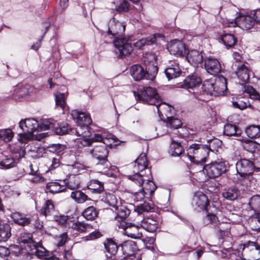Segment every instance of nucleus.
<instances>
[{
    "label": "nucleus",
    "mask_w": 260,
    "mask_h": 260,
    "mask_svg": "<svg viewBox=\"0 0 260 260\" xmlns=\"http://www.w3.org/2000/svg\"><path fill=\"white\" fill-rule=\"evenodd\" d=\"M56 212L54 205L51 200L46 201L40 210V213L46 217L53 216Z\"/></svg>",
    "instance_id": "nucleus-27"
},
{
    "label": "nucleus",
    "mask_w": 260,
    "mask_h": 260,
    "mask_svg": "<svg viewBox=\"0 0 260 260\" xmlns=\"http://www.w3.org/2000/svg\"><path fill=\"white\" fill-rule=\"evenodd\" d=\"M57 256L48 255L46 260H72V253L70 250L64 249L63 251H58Z\"/></svg>",
    "instance_id": "nucleus-34"
},
{
    "label": "nucleus",
    "mask_w": 260,
    "mask_h": 260,
    "mask_svg": "<svg viewBox=\"0 0 260 260\" xmlns=\"http://www.w3.org/2000/svg\"><path fill=\"white\" fill-rule=\"evenodd\" d=\"M205 68L211 75H216L220 73L221 66L220 61L216 58L209 57L205 60Z\"/></svg>",
    "instance_id": "nucleus-20"
},
{
    "label": "nucleus",
    "mask_w": 260,
    "mask_h": 260,
    "mask_svg": "<svg viewBox=\"0 0 260 260\" xmlns=\"http://www.w3.org/2000/svg\"><path fill=\"white\" fill-rule=\"evenodd\" d=\"M166 126L171 129H177L182 125L181 120L173 116H167Z\"/></svg>",
    "instance_id": "nucleus-47"
},
{
    "label": "nucleus",
    "mask_w": 260,
    "mask_h": 260,
    "mask_svg": "<svg viewBox=\"0 0 260 260\" xmlns=\"http://www.w3.org/2000/svg\"><path fill=\"white\" fill-rule=\"evenodd\" d=\"M241 252L237 249L232 250L229 254V260H246L242 257Z\"/></svg>",
    "instance_id": "nucleus-58"
},
{
    "label": "nucleus",
    "mask_w": 260,
    "mask_h": 260,
    "mask_svg": "<svg viewBox=\"0 0 260 260\" xmlns=\"http://www.w3.org/2000/svg\"><path fill=\"white\" fill-rule=\"evenodd\" d=\"M70 170L74 174H80L86 170L85 166L79 162H75L72 165H70Z\"/></svg>",
    "instance_id": "nucleus-57"
},
{
    "label": "nucleus",
    "mask_w": 260,
    "mask_h": 260,
    "mask_svg": "<svg viewBox=\"0 0 260 260\" xmlns=\"http://www.w3.org/2000/svg\"><path fill=\"white\" fill-rule=\"evenodd\" d=\"M152 209V205L146 202L138 205L135 209V211L138 214H141L144 212H148Z\"/></svg>",
    "instance_id": "nucleus-54"
},
{
    "label": "nucleus",
    "mask_w": 260,
    "mask_h": 260,
    "mask_svg": "<svg viewBox=\"0 0 260 260\" xmlns=\"http://www.w3.org/2000/svg\"><path fill=\"white\" fill-rule=\"evenodd\" d=\"M101 201L108 204L109 206L115 207L118 204V199L112 193L110 192H105L101 196Z\"/></svg>",
    "instance_id": "nucleus-30"
},
{
    "label": "nucleus",
    "mask_w": 260,
    "mask_h": 260,
    "mask_svg": "<svg viewBox=\"0 0 260 260\" xmlns=\"http://www.w3.org/2000/svg\"><path fill=\"white\" fill-rule=\"evenodd\" d=\"M165 74L168 80L176 78L182 74L181 70L178 63L174 62L165 70Z\"/></svg>",
    "instance_id": "nucleus-25"
},
{
    "label": "nucleus",
    "mask_w": 260,
    "mask_h": 260,
    "mask_svg": "<svg viewBox=\"0 0 260 260\" xmlns=\"http://www.w3.org/2000/svg\"><path fill=\"white\" fill-rule=\"evenodd\" d=\"M55 130L56 133L59 135H65L70 131H72V133H74V131H75V129L72 130L68 124H64L58 128L56 127Z\"/></svg>",
    "instance_id": "nucleus-59"
},
{
    "label": "nucleus",
    "mask_w": 260,
    "mask_h": 260,
    "mask_svg": "<svg viewBox=\"0 0 260 260\" xmlns=\"http://www.w3.org/2000/svg\"><path fill=\"white\" fill-rule=\"evenodd\" d=\"M233 105L235 108L240 110H244L250 106V102L247 99H239L237 101L233 102Z\"/></svg>",
    "instance_id": "nucleus-53"
},
{
    "label": "nucleus",
    "mask_w": 260,
    "mask_h": 260,
    "mask_svg": "<svg viewBox=\"0 0 260 260\" xmlns=\"http://www.w3.org/2000/svg\"><path fill=\"white\" fill-rule=\"evenodd\" d=\"M186 151L191 161L197 164H203L207 161L211 149L207 145L193 144L189 146Z\"/></svg>",
    "instance_id": "nucleus-7"
},
{
    "label": "nucleus",
    "mask_w": 260,
    "mask_h": 260,
    "mask_svg": "<svg viewBox=\"0 0 260 260\" xmlns=\"http://www.w3.org/2000/svg\"><path fill=\"white\" fill-rule=\"evenodd\" d=\"M245 132L249 138H259L260 137V126L255 125H250L246 128Z\"/></svg>",
    "instance_id": "nucleus-45"
},
{
    "label": "nucleus",
    "mask_w": 260,
    "mask_h": 260,
    "mask_svg": "<svg viewBox=\"0 0 260 260\" xmlns=\"http://www.w3.org/2000/svg\"><path fill=\"white\" fill-rule=\"evenodd\" d=\"M113 44L115 47V52L119 57L128 55L133 50V46L132 44L128 42V40L125 39H115Z\"/></svg>",
    "instance_id": "nucleus-12"
},
{
    "label": "nucleus",
    "mask_w": 260,
    "mask_h": 260,
    "mask_svg": "<svg viewBox=\"0 0 260 260\" xmlns=\"http://www.w3.org/2000/svg\"><path fill=\"white\" fill-rule=\"evenodd\" d=\"M148 161L145 154H141L135 161L134 172L128 178L141 188L147 195H151L156 189V185L151 180V171L147 169Z\"/></svg>",
    "instance_id": "nucleus-1"
},
{
    "label": "nucleus",
    "mask_w": 260,
    "mask_h": 260,
    "mask_svg": "<svg viewBox=\"0 0 260 260\" xmlns=\"http://www.w3.org/2000/svg\"><path fill=\"white\" fill-rule=\"evenodd\" d=\"M192 207L194 210L200 212L207 210L209 205V200L207 197L202 192H196L193 197Z\"/></svg>",
    "instance_id": "nucleus-13"
},
{
    "label": "nucleus",
    "mask_w": 260,
    "mask_h": 260,
    "mask_svg": "<svg viewBox=\"0 0 260 260\" xmlns=\"http://www.w3.org/2000/svg\"><path fill=\"white\" fill-rule=\"evenodd\" d=\"M167 49L171 54L183 56L186 54L185 44L178 40H174L169 43Z\"/></svg>",
    "instance_id": "nucleus-19"
},
{
    "label": "nucleus",
    "mask_w": 260,
    "mask_h": 260,
    "mask_svg": "<svg viewBox=\"0 0 260 260\" xmlns=\"http://www.w3.org/2000/svg\"><path fill=\"white\" fill-rule=\"evenodd\" d=\"M98 211L94 206H89L86 208L82 213V215L87 220H92L98 216Z\"/></svg>",
    "instance_id": "nucleus-42"
},
{
    "label": "nucleus",
    "mask_w": 260,
    "mask_h": 260,
    "mask_svg": "<svg viewBox=\"0 0 260 260\" xmlns=\"http://www.w3.org/2000/svg\"><path fill=\"white\" fill-rule=\"evenodd\" d=\"M56 129V122L53 119H43L39 124V131Z\"/></svg>",
    "instance_id": "nucleus-50"
},
{
    "label": "nucleus",
    "mask_w": 260,
    "mask_h": 260,
    "mask_svg": "<svg viewBox=\"0 0 260 260\" xmlns=\"http://www.w3.org/2000/svg\"><path fill=\"white\" fill-rule=\"evenodd\" d=\"M71 228L79 233L89 232L91 229L89 224L80 221L73 223Z\"/></svg>",
    "instance_id": "nucleus-46"
},
{
    "label": "nucleus",
    "mask_w": 260,
    "mask_h": 260,
    "mask_svg": "<svg viewBox=\"0 0 260 260\" xmlns=\"http://www.w3.org/2000/svg\"><path fill=\"white\" fill-rule=\"evenodd\" d=\"M236 168L237 178L241 180L246 178H249V176L253 172L254 165L252 161L244 158L237 162Z\"/></svg>",
    "instance_id": "nucleus-11"
},
{
    "label": "nucleus",
    "mask_w": 260,
    "mask_h": 260,
    "mask_svg": "<svg viewBox=\"0 0 260 260\" xmlns=\"http://www.w3.org/2000/svg\"><path fill=\"white\" fill-rule=\"evenodd\" d=\"M146 195L147 194L144 193V191L141 188H139L138 191L134 193L133 199L136 202L141 201L144 199Z\"/></svg>",
    "instance_id": "nucleus-62"
},
{
    "label": "nucleus",
    "mask_w": 260,
    "mask_h": 260,
    "mask_svg": "<svg viewBox=\"0 0 260 260\" xmlns=\"http://www.w3.org/2000/svg\"><path fill=\"white\" fill-rule=\"evenodd\" d=\"M184 151V148L180 142L172 140L168 150L169 153L171 156H180Z\"/></svg>",
    "instance_id": "nucleus-29"
},
{
    "label": "nucleus",
    "mask_w": 260,
    "mask_h": 260,
    "mask_svg": "<svg viewBox=\"0 0 260 260\" xmlns=\"http://www.w3.org/2000/svg\"><path fill=\"white\" fill-rule=\"evenodd\" d=\"M203 57L202 52L197 50L189 51L186 56L188 61L194 67L202 63Z\"/></svg>",
    "instance_id": "nucleus-26"
},
{
    "label": "nucleus",
    "mask_w": 260,
    "mask_h": 260,
    "mask_svg": "<svg viewBox=\"0 0 260 260\" xmlns=\"http://www.w3.org/2000/svg\"><path fill=\"white\" fill-rule=\"evenodd\" d=\"M120 229H122V232L126 236L133 239H139L142 236L141 227L132 223L121 222L119 225Z\"/></svg>",
    "instance_id": "nucleus-14"
},
{
    "label": "nucleus",
    "mask_w": 260,
    "mask_h": 260,
    "mask_svg": "<svg viewBox=\"0 0 260 260\" xmlns=\"http://www.w3.org/2000/svg\"><path fill=\"white\" fill-rule=\"evenodd\" d=\"M249 205L252 210L255 211H260V196H254L251 198Z\"/></svg>",
    "instance_id": "nucleus-56"
},
{
    "label": "nucleus",
    "mask_w": 260,
    "mask_h": 260,
    "mask_svg": "<svg viewBox=\"0 0 260 260\" xmlns=\"http://www.w3.org/2000/svg\"><path fill=\"white\" fill-rule=\"evenodd\" d=\"M125 29V25L112 18L109 23L108 34L113 36L115 39H121L120 37L123 34Z\"/></svg>",
    "instance_id": "nucleus-16"
},
{
    "label": "nucleus",
    "mask_w": 260,
    "mask_h": 260,
    "mask_svg": "<svg viewBox=\"0 0 260 260\" xmlns=\"http://www.w3.org/2000/svg\"><path fill=\"white\" fill-rule=\"evenodd\" d=\"M236 74L239 80L243 82H247L249 79V71L245 65L238 66Z\"/></svg>",
    "instance_id": "nucleus-35"
},
{
    "label": "nucleus",
    "mask_w": 260,
    "mask_h": 260,
    "mask_svg": "<svg viewBox=\"0 0 260 260\" xmlns=\"http://www.w3.org/2000/svg\"><path fill=\"white\" fill-rule=\"evenodd\" d=\"M134 94L139 101L149 105H155L159 117L165 113L164 107L167 106L170 109L166 103H160V99L155 88L150 86L139 87L137 91H134Z\"/></svg>",
    "instance_id": "nucleus-3"
},
{
    "label": "nucleus",
    "mask_w": 260,
    "mask_h": 260,
    "mask_svg": "<svg viewBox=\"0 0 260 260\" xmlns=\"http://www.w3.org/2000/svg\"><path fill=\"white\" fill-rule=\"evenodd\" d=\"M114 208L115 209L116 214V216L115 217V218L117 219L118 221H119V219L121 220L125 219L130 214V210L124 205H120L118 206V205H117Z\"/></svg>",
    "instance_id": "nucleus-32"
},
{
    "label": "nucleus",
    "mask_w": 260,
    "mask_h": 260,
    "mask_svg": "<svg viewBox=\"0 0 260 260\" xmlns=\"http://www.w3.org/2000/svg\"><path fill=\"white\" fill-rule=\"evenodd\" d=\"M92 142H102L107 146H113L119 144L118 140L112 134L103 132L102 134H95L93 137L91 139Z\"/></svg>",
    "instance_id": "nucleus-17"
},
{
    "label": "nucleus",
    "mask_w": 260,
    "mask_h": 260,
    "mask_svg": "<svg viewBox=\"0 0 260 260\" xmlns=\"http://www.w3.org/2000/svg\"><path fill=\"white\" fill-rule=\"evenodd\" d=\"M66 188L64 185H61L58 182H51L46 184L45 191L46 192L57 193L64 191Z\"/></svg>",
    "instance_id": "nucleus-33"
},
{
    "label": "nucleus",
    "mask_w": 260,
    "mask_h": 260,
    "mask_svg": "<svg viewBox=\"0 0 260 260\" xmlns=\"http://www.w3.org/2000/svg\"><path fill=\"white\" fill-rule=\"evenodd\" d=\"M71 198L76 203L81 204L87 200V196L81 190H75L71 192Z\"/></svg>",
    "instance_id": "nucleus-44"
},
{
    "label": "nucleus",
    "mask_w": 260,
    "mask_h": 260,
    "mask_svg": "<svg viewBox=\"0 0 260 260\" xmlns=\"http://www.w3.org/2000/svg\"><path fill=\"white\" fill-rule=\"evenodd\" d=\"M220 40L228 49L233 47L237 43L235 37L230 34H225L220 36Z\"/></svg>",
    "instance_id": "nucleus-41"
},
{
    "label": "nucleus",
    "mask_w": 260,
    "mask_h": 260,
    "mask_svg": "<svg viewBox=\"0 0 260 260\" xmlns=\"http://www.w3.org/2000/svg\"><path fill=\"white\" fill-rule=\"evenodd\" d=\"M88 187L96 193H100L104 189L103 183L98 180H91Z\"/></svg>",
    "instance_id": "nucleus-49"
},
{
    "label": "nucleus",
    "mask_w": 260,
    "mask_h": 260,
    "mask_svg": "<svg viewBox=\"0 0 260 260\" xmlns=\"http://www.w3.org/2000/svg\"><path fill=\"white\" fill-rule=\"evenodd\" d=\"M202 81L201 78L197 75H192L187 77L182 85L185 88H192L200 85Z\"/></svg>",
    "instance_id": "nucleus-28"
},
{
    "label": "nucleus",
    "mask_w": 260,
    "mask_h": 260,
    "mask_svg": "<svg viewBox=\"0 0 260 260\" xmlns=\"http://www.w3.org/2000/svg\"><path fill=\"white\" fill-rule=\"evenodd\" d=\"M56 106L64 109L66 103L65 101V95L63 93L57 92L55 93Z\"/></svg>",
    "instance_id": "nucleus-55"
},
{
    "label": "nucleus",
    "mask_w": 260,
    "mask_h": 260,
    "mask_svg": "<svg viewBox=\"0 0 260 260\" xmlns=\"http://www.w3.org/2000/svg\"><path fill=\"white\" fill-rule=\"evenodd\" d=\"M19 125L24 133L19 134V139L18 143H23L25 145L31 137V135L36 131H39V124L38 121L34 118L22 120L20 121Z\"/></svg>",
    "instance_id": "nucleus-9"
},
{
    "label": "nucleus",
    "mask_w": 260,
    "mask_h": 260,
    "mask_svg": "<svg viewBox=\"0 0 260 260\" xmlns=\"http://www.w3.org/2000/svg\"><path fill=\"white\" fill-rule=\"evenodd\" d=\"M226 168L225 161L217 160L205 166L203 171L209 178H215L225 173Z\"/></svg>",
    "instance_id": "nucleus-10"
},
{
    "label": "nucleus",
    "mask_w": 260,
    "mask_h": 260,
    "mask_svg": "<svg viewBox=\"0 0 260 260\" xmlns=\"http://www.w3.org/2000/svg\"><path fill=\"white\" fill-rule=\"evenodd\" d=\"M202 89L207 94L222 95L227 89L226 79L222 76H218L206 80L203 84Z\"/></svg>",
    "instance_id": "nucleus-5"
},
{
    "label": "nucleus",
    "mask_w": 260,
    "mask_h": 260,
    "mask_svg": "<svg viewBox=\"0 0 260 260\" xmlns=\"http://www.w3.org/2000/svg\"><path fill=\"white\" fill-rule=\"evenodd\" d=\"M10 254V251L6 247L0 246V260H7Z\"/></svg>",
    "instance_id": "nucleus-64"
},
{
    "label": "nucleus",
    "mask_w": 260,
    "mask_h": 260,
    "mask_svg": "<svg viewBox=\"0 0 260 260\" xmlns=\"http://www.w3.org/2000/svg\"><path fill=\"white\" fill-rule=\"evenodd\" d=\"M14 137V133L10 128L0 129V140L8 143L11 141Z\"/></svg>",
    "instance_id": "nucleus-48"
},
{
    "label": "nucleus",
    "mask_w": 260,
    "mask_h": 260,
    "mask_svg": "<svg viewBox=\"0 0 260 260\" xmlns=\"http://www.w3.org/2000/svg\"><path fill=\"white\" fill-rule=\"evenodd\" d=\"M158 225L159 221L151 217L143 219L141 223V227L150 233L155 232L158 229Z\"/></svg>",
    "instance_id": "nucleus-24"
},
{
    "label": "nucleus",
    "mask_w": 260,
    "mask_h": 260,
    "mask_svg": "<svg viewBox=\"0 0 260 260\" xmlns=\"http://www.w3.org/2000/svg\"><path fill=\"white\" fill-rule=\"evenodd\" d=\"M89 152L92 157L96 160L108 157L109 153L104 144L95 146L92 149H90Z\"/></svg>",
    "instance_id": "nucleus-23"
},
{
    "label": "nucleus",
    "mask_w": 260,
    "mask_h": 260,
    "mask_svg": "<svg viewBox=\"0 0 260 260\" xmlns=\"http://www.w3.org/2000/svg\"><path fill=\"white\" fill-rule=\"evenodd\" d=\"M18 240L20 244H26V246L30 249V250H32V247L35 246L36 243L32 239L31 235L29 233L21 234Z\"/></svg>",
    "instance_id": "nucleus-43"
},
{
    "label": "nucleus",
    "mask_w": 260,
    "mask_h": 260,
    "mask_svg": "<svg viewBox=\"0 0 260 260\" xmlns=\"http://www.w3.org/2000/svg\"><path fill=\"white\" fill-rule=\"evenodd\" d=\"M71 115L78 125V127L75 129L76 134L89 136L90 132L89 126L92 122L90 116L85 113L77 110H72Z\"/></svg>",
    "instance_id": "nucleus-6"
},
{
    "label": "nucleus",
    "mask_w": 260,
    "mask_h": 260,
    "mask_svg": "<svg viewBox=\"0 0 260 260\" xmlns=\"http://www.w3.org/2000/svg\"><path fill=\"white\" fill-rule=\"evenodd\" d=\"M223 134L229 137L238 136L241 134V131L234 124L226 123L224 125Z\"/></svg>",
    "instance_id": "nucleus-37"
},
{
    "label": "nucleus",
    "mask_w": 260,
    "mask_h": 260,
    "mask_svg": "<svg viewBox=\"0 0 260 260\" xmlns=\"http://www.w3.org/2000/svg\"><path fill=\"white\" fill-rule=\"evenodd\" d=\"M79 136H82V138L78 140L77 143L79 145L86 147L90 145L92 143V141L91 139L87 138L88 136H83V135H78Z\"/></svg>",
    "instance_id": "nucleus-61"
},
{
    "label": "nucleus",
    "mask_w": 260,
    "mask_h": 260,
    "mask_svg": "<svg viewBox=\"0 0 260 260\" xmlns=\"http://www.w3.org/2000/svg\"><path fill=\"white\" fill-rule=\"evenodd\" d=\"M11 236V228L8 223H0V241H6Z\"/></svg>",
    "instance_id": "nucleus-38"
},
{
    "label": "nucleus",
    "mask_w": 260,
    "mask_h": 260,
    "mask_svg": "<svg viewBox=\"0 0 260 260\" xmlns=\"http://www.w3.org/2000/svg\"><path fill=\"white\" fill-rule=\"evenodd\" d=\"M258 144L255 142L249 140H244L242 141V146L246 151L253 153L257 148Z\"/></svg>",
    "instance_id": "nucleus-51"
},
{
    "label": "nucleus",
    "mask_w": 260,
    "mask_h": 260,
    "mask_svg": "<svg viewBox=\"0 0 260 260\" xmlns=\"http://www.w3.org/2000/svg\"><path fill=\"white\" fill-rule=\"evenodd\" d=\"M49 148L50 152L59 154L66 149V146L60 144H52Z\"/></svg>",
    "instance_id": "nucleus-60"
},
{
    "label": "nucleus",
    "mask_w": 260,
    "mask_h": 260,
    "mask_svg": "<svg viewBox=\"0 0 260 260\" xmlns=\"http://www.w3.org/2000/svg\"><path fill=\"white\" fill-rule=\"evenodd\" d=\"M32 249L35 250L32 254L35 253L37 257L42 260H46L49 252L39 243H36L35 246L32 247Z\"/></svg>",
    "instance_id": "nucleus-39"
},
{
    "label": "nucleus",
    "mask_w": 260,
    "mask_h": 260,
    "mask_svg": "<svg viewBox=\"0 0 260 260\" xmlns=\"http://www.w3.org/2000/svg\"><path fill=\"white\" fill-rule=\"evenodd\" d=\"M104 245L106 251L112 255V256H115L119 248L116 242L112 239H107L104 242Z\"/></svg>",
    "instance_id": "nucleus-36"
},
{
    "label": "nucleus",
    "mask_w": 260,
    "mask_h": 260,
    "mask_svg": "<svg viewBox=\"0 0 260 260\" xmlns=\"http://www.w3.org/2000/svg\"><path fill=\"white\" fill-rule=\"evenodd\" d=\"M207 214L203 218V222L204 224L208 225L209 224H212L214 226H217L220 231H223V232H228L229 228H224L221 226V223L223 221L220 222V215L221 211H217L216 214L209 212L208 210H207Z\"/></svg>",
    "instance_id": "nucleus-15"
},
{
    "label": "nucleus",
    "mask_w": 260,
    "mask_h": 260,
    "mask_svg": "<svg viewBox=\"0 0 260 260\" xmlns=\"http://www.w3.org/2000/svg\"><path fill=\"white\" fill-rule=\"evenodd\" d=\"M95 167L99 172L105 175L111 177L113 176V172L111 171V165L108 161L107 157L96 160Z\"/></svg>",
    "instance_id": "nucleus-21"
},
{
    "label": "nucleus",
    "mask_w": 260,
    "mask_h": 260,
    "mask_svg": "<svg viewBox=\"0 0 260 260\" xmlns=\"http://www.w3.org/2000/svg\"><path fill=\"white\" fill-rule=\"evenodd\" d=\"M245 89H246V90L249 93L252 99L260 101V94L256 91L252 87L248 86L245 87Z\"/></svg>",
    "instance_id": "nucleus-63"
},
{
    "label": "nucleus",
    "mask_w": 260,
    "mask_h": 260,
    "mask_svg": "<svg viewBox=\"0 0 260 260\" xmlns=\"http://www.w3.org/2000/svg\"><path fill=\"white\" fill-rule=\"evenodd\" d=\"M250 226L252 230L260 232V216L259 214H255L250 219Z\"/></svg>",
    "instance_id": "nucleus-52"
},
{
    "label": "nucleus",
    "mask_w": 260,
    "mask_h": 260,
    "mask_svg": "<svg viewBox=\"0 0 260 260\" xmlns=\"http://www.w3.org/2000/svg\"><path fill=\"white\" fill-rule=\"evenodd\" d=\"M240 191L236 187L230 188L225 189L222 194V197L226 200L234 201L240 196Z\"/></svg>",
    "instance_id": "nucleus-40"
},
{
    "label": "nucleus",
    "mask_w": 260,
    "mask_h": 260,
    "mask_svg": "<svg viewBox=\"0 0 260 260\" xmlns=\"http://www.w3.org/2000/svg\"><path fill=\"white\" fill-rule=\"evenodd\" d=\"M123 253L126 256L135 255L134 253L137 250V247L132 241H126L120 245Z\"/></svg>",
    "instance_id": "nucleus-31"
},
{
    "label": "nucleus",
    "mask_w": 260,
    "mask_h": 260,
    "mask_svg": "<svg viewBox=\"0 0 260 260\" xmlns=\"http://www.w3.org/2000/svg\"><path fill=\"white\" fill-rule=\"evenodd\" d=\"M235 18V20L223 19L222 24L224 27H234L238 26L242 29L248 30L251 28L255 21L254 17L251 15H243L241 13Z\"/></svg>",
    "instance_id": "nucleus-8"
},
{
    "label": "nucleus",
    "mask_w": 260,
    "mask_h": 260,
    "mask_svg": "<svg viewBox=\"0 0 260 260\" xmlns=\"http://www.w3.org/2000/svg\"><path fill=\"white\" fill-rule=\"evenodd\" d=\"M11 217L15 223L22 226L28 225L31 221L30 215L18 212L12 213Z\"/></svg>",
    "instance_id": "nucleus-22"
},
{
    "label": "nucleus",
    "mask_w": 260,
    "mask_h": 260,
    "mask_svg": "<svg viewBox=\"0 0 260 260\" xmlns=\"http://www.w3.org/2000/svg\"><path fill=\"white\" fill-rule=\"evenodd\" d=\"M25 144L17 143L10 148L12 155H0V166L3 169H9L14 167L18 160L24 156Z\"/></svg>",
    "instance_id": "nucleus-4"
},
{
    "label": "nucleus",
    "mask_w": 260,
    "mask_h": 260,
    "mask_svg": "<svg viewBox=\"0 0 260 260\" xmlns=\"http://www.w3.org/2000/svg\"><path fill=\"white\" fill-rule=\"evenodd\" d=\"M143 61L145 68L139 64L132 66L130 69L131 76L135 81H137L145 79L153 80L158 72L156 56L153 53H146L143 56Z\"/></svg>",
    "instance_id": "nucleus-2"
},
{
    "label": "nucleus",
    "mask_w": 260,
    "mask_h": 260,
    "mask_svg": "<svg viewBox=\"0 0 260 260\" xmlns=\"http://www.w3.org/2000/svg\"><path fill=\"white\" fill-rule=\"evenodd\" d=\"M243 251L250 258L246 260H257L260 257V246L257 243L249 241L244 245Z\"/></svg>",
    "instance_id": "nucleus-18"
}]
</instances>
